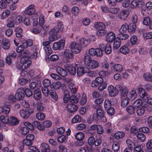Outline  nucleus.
I'll list each match as a JSON object with an SVG mask.
<instances>
[{"label":"nucleus","mask_w":152,"mask_h":152,"mask_svg":"<svg viewBox=\"0 0 152 152\" xmlns=\"http://www.w3.org/2000/svg\"><path fill=\"white\" fill-rule=\"evenodd\" d=\"M130 43L132 45L135 44L137 42V38L135 35H132L130 38Z\"/></svg>","instance_id":"69168bd1"},{"label":"nucleus","mask_w":152,"mask_h":152,"mask_svg":"<svg viewBox=\"0 0 152 152\" xmlns=\"http://www.w3.org/2000/svg\"><path fill=\"white\" fill-rule=\"evenodd\" d=\"M69 101L71 103H76L78 102L79 99L76 96L72 95L70 96Z\"/></svg>","instance_id":"774afa93"},{"label":"nucleus","mask_w":152,"mask_h":152,"mask_svg":"<svg viewBox=\"0 0 152 152\" xmlns=\"http://www.w3.org/2000/svg\"><path fill=\"white\" fill-rule=\"evenodd\" d=\"M71 12L73 15L77 16L79 13L80 9L78 7L74 6L72 8Z\"/></svg>","instance_id":"49530a36"},{"label":"nucleus","mask_w":152,"mask_h":152,"mask_svg":"<svg viewBox=\"0 0 152 152\" xmlns=\"http://www.w3.org/2000/svg\"><path fill=\"white\" fill-rule=\"evenodd\" d=\"M23 19V17L22 15H18L15 17L12 16L7 19V26L9 28L13 27L15 25H17L21 23Z\"/></svg>","instance_id":"f257e3e1"},{"label":"nucleus","mask_w":152,"mask_h":152,"mask_svg":"<svg viewBox=\"0 0 152 152\" xmlns=\"http://www.w3.org/2000/svg\"><path fill=\"white\" fill-rule=\"evenodd\" d=\"M113 41L114 48L116 49H118L121 45V39L119 37H116Z\"/></svg>","instance_id":"58836bf2"},{"label":"nucleus","mask_w":152,"mask_h":152,"mask_svg":"<svg viewBox=\"0 0 152 152\" xmlns=\"http://www.w3.org/2000/svg\"><path fill=\"white\" fill-rule=\"evenodd\" d=\"M40 90L39 89L35 90L34 92V99L36 100L39 99L41 97Z\"/></svg>","instance_id":"37998d69"},{"label":"nucleus","mask_w":152,"mask_h":152,"mask_svg":"<svg viewBox=\"0 0 152 152\" xmlns=\"http://www.w3.org/2000/svg\"><path fill=\"white\" fill-rule=\"evenodd\" d=\"M75 137L77 140L80 141L84 139V135L83 132H79L76 133Z\"/></svg>","instance_id":"c03bdc74"},{"label":"nucleus","mask_w":152,"mask_h":152,"mask_svg":"<svg viewBox=\"0 0 152 152\" xmlns=\"http://www.w3.org/2000/svg\"><path fill=\"white\" fill-rule=\"evenodd\" d=\"M136 28V24L130 23L128 25V31L129 33H133L135 32Z\"/></svg>","instance_id":"f704fd0d"},{"label":"nucleus","mask_w":152,"mask_h":152,"mask_svg":"<svg viewBox=\"0 0 152 152\" xmlns=\"http://www.w3.org/2000/svg\"><path fill=\"white\" fill-rule=\"evenodd\" d=\"M79 44L81 47L86 46L90 43V41L85 38H82L79 39Z\"/></svg>","instance_id":"4be33fe9"},{"label":"nucleus","mask_w":152,"mask_h":152,"mask_svg":"<svg viewBox=\"0 0 152 152\" xmlns=\"http://www.w3.org/2000/svg\"><path fill=\"white\" fill-rule=\"evenodd\" d=\"M143 77L146 81L152 82V75L149 73L146 72L144 73Z\"/></svg>","instance_id":"79ce46f5"},{"label":"nucleus","mask_w":152,"mask_h":152,"mask_svg":"<svg viewBox=\"0 0 152 152\" xmlns=\"http://www.w3.org/2000/svg\"><path fill=\"white\" fill-rule=\"evenodd\" d=\"M25 90L23 88H20L18 89L15 94L17 99L20 100L23 99L25 96Z\"/></svg>","instance_id":"ddd939ff"},{"label":"nucleus","mask_w":152,"mask_h":152,"mask_svg":"<svg viewBox=\"0 0 152 152\" xmlns=\"http://www.w3.org/2000/svg\"><path fill=\"white\" fill-rule=\"evenodd\" d=\"M116 38L115 34L112 31L108 32L105 37L106 41L109 42H112Z\"/></svg>","instance_id":"4468645a"},{"label":"nucleus","mask_w":152,"mask_h":152,"mask_svg":"<svg viewBox=\"0 0 152 152\" xmlns=\"http://www.w3.org/2000/svg\"><path fill=\"white\" fill-rule=\"evenodd\" d=\"M96 113L99 117H102L104 115V112L102 110L101 107H99V108H97L96 110Z\"/></svg>","instance_id":"680f3d73"},{"label":"nucleus","mask_w":152,"mask_h":152,"mask_svg":"<svg viewBox=\"0 0 152 152\" xmlns=\"http://www.w3.org/2000/svg\"><path fill=\"white\" fill-rule=\"evenodd\" d=\"M66 107L67 111L70 113L75 112L78 108V107L76 105L72 104H68Z\"/></svg>","instance_id":"f3484780"},{"label":"nucleus","mask_w":152,"mask_h":152,"mask_svg":"<svg viewBox=\"0 0 152 152\" xmlns=\"http://www.w3.org/2000/svg\"><path fill=\"white\" fill-rule=\"evenodd\" d=\"M59 55L61 56H64L63 61L65 63L69 62L74 56L73 52L71 50L69 49H66L63 53H59Z\"/></svg>","instance_id":"7ed1b4c3"},{"label":"nucleus","mask_w":152,"mask_h":152,"mask_svg":"<svg viewBox=\"0 0 152 152\" xmlns=\"http://www.w3.org/2000/svg\"><path fill=\"white\" fill-rule=\"evenodd\" d=\"M129 12L128 10H126L121 11L118 14V18L122 20H125L129 15Z\"/></svg>","instance_id":"dca6fc26"},{"label":"nucleus","mask_w":152,"mask_h":152,"mask_svg":"<svg viewBox=\"0 0 152 152\" xmlns=\"http://www.w3.org/2000/svg\"><path fill=\"white\" fill-rule=\"evenodd\" d=\"M119 52L124 55H126L130 52V49L129 47L126 45H122L119 49Z\"/></svg>","instance_id":"a878e982"},{"label":"nucleus","mask_w":152,"mask_h":152,"mask_svg":"<svg viewBox=\"0 0 152 152\" xmlns=\"http://www.w3.org/2000/svg\"><path fill=\"white\" fill-rule=\"evenodd\" d=\"M19 123L18 119L16 117L13 116L11 117L9 119L8 123L11 125H15Z\"/></svg>","instance_id":"72a5a7b5"},{"label":"nucleus","mask_w":152,"mask_h":152,"mask_svg":"<svg viewBox=\"0 0 152 152\" xmlns=\"http://www.w3.org/2000/svg\"><path fill=\"white\" fill-rule=\"evenodd\" d=\"M94 26L95 28L98 30L104 29H105V26L104 24L102 22H96L94 23Z\"/></svg>","instance_id":"c9c22d12"},{"label":"nucleus","mask_w":152,"mask_h":152,"mask_svg":"<svg viewBox=\"0 0 152 152\" xmlns=\"http://www.w3.org/2000/svg\"><path fill=\"white\" fill-rule=\"evenodd\" d=\"M1 45L4 49H9L10 46V41L8 39L5 38L3 39L2 41Z\"/></svg>","instance_id":"b1692460"},{"label":"nucleus","mask_w":152,"mask_h":152,"mask_svg":"<svg viewBox=\"0 0 152 152\" xmlns=\"http://www.w3.org/2000/svg\"><path fill=\"white\" fill-rule=\"evenodd\" d=\"M137 94L135 89H133L129 92V98L132 100H134L137 96Z\"/></svg>","instance_id":"c85d7f7f"},{"label":"nucleus","mask_w":152,"mask_h":152,"mask_svg":"<svg viewBox=\"0 0 152 152\" xmlns=\"http://www.w3.org/2000/svg\"><path fill=\"white\" fill-rule=\"evenodd\" d=\"M134 152H144L143 145H134Z\"/></svg>","instance_id":"3c124183"},{"label":"nucleus","mask_w":152,"mask_h":152,"mask_svg":"<svg viewBox=\"0 0 152 152\" xmlns=\"http://www.w3.org/2000/svg\"><path fill=\"white\" fill-rule=\"evenodd\" d=\"M38 15L37 13H35L32 16L31 18L33 21V24L34 26H36L38 25Z\"/></svg>","instance_id":"09e8293b"},{"label":"nucleus","mask_w":152,"mask_h":152,"mask_svg":"<svg viewBox=\"0 0 152 152\" xmlns=\"http://www.w3.org/2000/svg\"><path fill=\"white\" fill-rule=\"evenodd\" d=\"M137 90L138 93L141 98H143L147 96V93L143 88L138 86L137 87Z\"/></svg>","instance_id":"bb28decb"},{"label":"nucleus","mask_w":152,"mask_h":152,"mask_svg":"<svg viewBox=\"0 0 152 152\" xmlns=\"http://www.w3.org/2000/svg\"><path fill=\"white\" fill-rule=\"evenodd\" d=\"M87 54L89 57H93L96 56L97 57H100L103 55V53L102 50L99 48H92L90 49Z\"/></svg>","instance_id":"20e7f679"},{"label":"nucleus","mask_w":152,"mask_h":152,"mask_svg":"<svg viewBox=\"0 0 152 152\" xmlns=\"http://www.w3.org/2000/svg\"><path fill=\"white\" fill-rule=\"evenodd\" d=\"M56 71L57 73L61 76L65 77L67 75L66 70L60 67H58L56 68Z\"/></svg>","instance_id":"393cba45"},{"label":"nucleus","mask_w":152,"mask_h":152,"mask_svg":"<svg viewBox=\"0 0 152 152\" xmlns=\"http://www.w3.org/2000/svg\"><path fill=\"white\" fill-rule=\"evenodd\" d=\"M136 137L137 140L140 142H143L145 141V136L142 133H138Z\"/></svg>","instance_id":"ea45409f"},{"label":"nucleus","mask_w":152,"mask_h":152,"mask_svg":"<svg viewBox=\"0 0 152 152\" xmlns=\"http://www.w3.org/2000/svg\"><path fill=\"white\" fill-rule=\"evenodd\" d=\"M121 105L124 107L126 106L129 102V99L128 97H121Z\"/></svg>","instance_id":"cd10ccee"},{"label":"nucleus","mask_w":152,"mask_h":152,"mask_svg":"<svg viewBox=\"0 0 152 152\" xmlns=\"http://www.w3.org/2000/svg\"><path fill=\"white\" fill-rule=\"evenodd\" d=\"M89 69L87 67H79L77 69V74L78 76H80L85 73L89 72Z\"/></svg>","instance_id":"aec40b11"},{"label":"nucleus","mask_w":152,"mask_h":152,"mask_svg":"<svg viewBox=\"0 0 152 152\" xmlns=\"http://www.w3.org/2000/svg\"><path fill=\"white\" fill-rule=\"evenodd\" d=\"M145 5L143 0H133L131 3L130 7L132 8H141Z\"/></svg>","instance_id":"1a4fd4ad"},{"label":"nucleus","mask_w":152,"mask_h":152,"mask_svg":"<svg viewBox=\"0 0 152 152\" xmlns=\"http://www.w3.org/2000/svg\"><path fill=\"white\" fill-rule=\"evenodd\" d=\"M29 57H22L20 60V62L23 64L22 68L26 69L31 63V61L29 59Z\"/></svg>","instance_id":"9d476101"},{"label":"nucleus","mask_w":152,"mask_h":152,"mask_svg":"<svg viewBox=\"0 0 152 152\" xmlns=\"http://www.w3.org/2000/svg\"><path fill=\"white\" fill-rule=\"evenodd\" d=\"M129 91V90L127 87L123 86L121 91V97H127Z\"/></svg>","instance_id":"a18cd8bd"},{"label":"nucleus","mask_w":152,"mask_h":152,"mask_svg":"<svg viewBox=\"0 0 152 152\" xmlns=\"http://www.w3.org/2000/svg\"><path fill=\"white\" fill-rule=\"evenodd\" d=\"M64 67L72 75H75L76 73V69L72 65L66 64L64 65Z\"/></svg>","instance_id":"412c9836"},{"label":"nucleus","mask_w":152,"mask_h":152,"mask_svg":"<svg viewBox=\"0 0 152 152\" xmlns=\"http://www.w3.org/2000/svg\"><path fill=\"white\" fill-rule=\"evenodd\" d=\"M11 3V0H1L0 1V8L5 9L7 7V4H10Z\"/></svg>","instance_id":"2f4dec72"},{"label":"nucleus","mask_w":152,"mask_h":152,"mask_svg":"<svg viewBox=\"0 0 152 152\" xmlns=\"http://www.w3.org/2000/svg\"><path fill=\"white\" fill-rule=\"evenodd\" d=\"M35 6L34 4H31L26 8L24 11V13L27 15H34L35 13L36 10L34 8Z\"/></svg>","instance_id":"9b49d317"},{"label":"nucleus","mask_w":152,"mask_h":152,"mask_svg":"<svg viewBox=\"0 0 152 152\" xmlns=\"http://www.w3.org/2000/svg\"><path fill=\"white\" fill-rule=\"evenodd\" d=\"M128 30V25L126 23L123 24L119 29V33H126Z\"/></svg>","instance_id":"864d4df0"},{"label":"nucleus","mask_w":152,"mask_h":152,"mask_svg":"<svg viewBox=\"0 0 152 152\" xmlns=\"http://www.w3.org/2000/svg\"><path fill=\"white\" fill-rule=\"evenodd\" d=\"M34 112V110L33 109H30L28 110H22L20 111L19 114L20 116L23 119H27Z\"/></svg>","instance_id":"6e6552de"},{"label":"nucleus","mask_w":152,"mask_h":152,"mask_svg":"<svg viewBox=\"0 0 152 152\" xmlns=\"http://www.w3.org/2000/svg\"><path fill=\"white\" fill-rule=\"evenodd\" d=\"M0 120L2 123L4 124H7L9 122V118L7 116L2 115L0 117Z\"/></svg>","instance_id":"338daca9"},{"label":"nucleus","mask_w":152,"mask_h":152,"mask_svg":"<svg viewBox=\"0 0 152 152\" xmlns=\"http://www.w3.org/2000/svg\"><path fill=\"white\" fill-rule=\"evenodd\" d=\"M44 48L45 53L47 56H49L52 53V50L50 46H45Z\"/></svg>","instance_id":"4d7b16f0"},{"label":"nucleus","mask_w":152,"mask_h":152,"mask_svg":"<svg viewBox=\"0 0 152 152\" xmlns=\"http://www.w3.org/2000/svg\"><path fill=\"white\" fill-rule=\"evenodd\" d=\"M41 149L42 152H50V151L49 145L46 143H43L41 144Z\"/></svg>","instance_id":"7c9ffc66"},{"label":"nucleus","mask_w":152,"mask_h":152,"mask_svg":"<svg viewBox=\"0 0 152 152\" xmlns=\"http://www.w3.org/2000/svg\"><path fill=\"white\" fill-rule=\"evenodd\" d=\"M107 91L109 95L111 97L115 96L118 95L117 91L112 85L108 86Z\"/></svg>","instance_id":"2eb2a0df"},{"label":"nucleus","mask_w":152,"mask_h":152,"mask_svg":"<svg viewBox=\"0 0 152 152\" xmlns=\"http://www.w3.org/2000/svg\"><path fill=\"white\" fill-rule=\"evenodd\" d=\"M69 47L73 52L75 54L79 53L82 50L81 47L75 42H71Z\"/></svg>","instance_id":"0eeeda50"},{"label":"nucleus","mask_w":152,"mask_h":152,"mask_svg":"<svg viewBox=\"0 0 152 152\" xmlns=\"http://www.w3.org/2000/svg\"><path fill=\"white\" fill-rule=\"evenodd\" d=\"M81 117L79 115H75L72 119L71 122L72 124H75L79 123L81 121Z\"/></svg>","instance_id":"a19ab883"},{"label":"nucleus","mask_w":152,"mask_h":152,"mask_svg":"<svg viewBox=\"0 0 152 152\" xmlns=\"http://www.w3.org/2000/svg\"><path fill=\"white\" fill-rule=\"evenodd\" d=\"M62 84L60 81H57L56 82L52 83L50 86L51 88H53L55 90H57L60 88L61 87Z\"/></svg>","instance_id":"473e14b6"},{"label":"nucleus","mask_w":152,"mask_h":152,"mask_svg":"<svg viewBox=\"0 0 152 152\" xmlns=\"http://www.w3.org/2000/svg\"><path fill=\"white\" fill-rule=\"evenodd\" d=\"M23 44L24 45L25 48H27L28 46H31L33 44L32 40L28 39L26 41H24L23 42Z\"/></svg>","instance_id":"052dcab7"},{"label":"nucleus","mask_w":152,"mask_h":152,"mask_svg":"<svg viewBox=\"0 0 152 152\" xmlns=\"http://www.w3.org/2000/svg\"><path fill=\"white\" fill-rule=\"evenodd\" d=\"M151 20V18L148 17H145L142 20V23L143 25L145 26H148L149 25Z\"/></svg>","instance_id":"bf43d9fd"},{"label":"nucleus","mask_w":152,"mask_h":152,"mask_svg":"<svg viewBox=\"0 0 152 152\" xmlns=\"http://www.w3.org/2000/svg\"><path fill=\"white\" fill-rule=\"evenodd\" d=\"M145 112V109L142 107H140L137 108L136 110L137 115L138 116L142 115Z\"/></svg>","instance_id":"de8ad7c7"},{"label":"nucleus","mask_w":152,"mask_h":152,"mask_svg":"<svg viewBox=\"0 0 152 152\" xmlns=\"http://www.w3.org/2000/svg\"><path fill=\"white\" fill-rule=\"evenodd\" d=\"M127 148L132 149L134 146L135 145L134 143L132 141L129 139H127L125 141Z\"/></svg>","instance_id":"8fccbe9b"},{"label":"nucleus","mask_w":152,"mask_h":152,"mask_svg":"<svg viewBox=\"0 0 152 152\" xmlns=\"http://www.w3.org/2000/svg\"><path fill=\"white\" fill-rule=\"evenodd\" d=\"M41 85L40 81L38 82V83L36 84L35 82H32L29 85V87L31 89H34L36 87L39 88Z\"/></svg>","instance_id":"6e6d98bb"},{"label":"nucleus","mask_w":152,"mask_h":152,"mask_svg":"<svg viewBox=\"0 0 152 152\" xmlns=\"http://www.w3.org/2000/svg\"><path fill=\"white\" fill-rule=\"evenodd\" d=\"M152 9V2L148 1L145 4V7L141 10V14L143 16H146L149 14V11Z\"/></svg>","instance_id":"423d86ee"},{"label":"nucleus","mask_w":152,"mask_h":152,"mask_svg":"<svg viewBox=\"0 0 152 152\" xmlns=\"http://www.w3.org/2000/svg\"><path fill=\"white\" fill-rule=\"evenodd\" d=\"M120 148L119 143L117 142H114L112 145V149L115 152H117Z\"/></svg>","instance_id":"603ef678"},{"label":"nucleus","mask_w":152,"mask_h":152,"mask_svg":"<svg viewBox=\"0 0 152 152\" xmlns=\"http://www.w3.org/2000/svg\"><path fill=\"white\" fill-rule=\"evenodd\" d=\"M36 117L38 120H43L45 118V115L44 113H39L36 114Z\"/></svg>","instance_id":"e2e57ef3"},{"label":"nucleus","mask_w":152,"mask_h":152,"mask_svg":"<svg viewBox=\"0 0 152 152\" xmlns=\"http://www.w3.org/2000/svg\"><path fill=\"white\" fill-rule=\"evenodd\" d=\"M112 69L118 72H121L123 70L122 66L120 64H116L112 66Z\"/></svg>","instance_id":"e433bc0d"},{"label":"nucleus","mask_w":152,"mask_h":152,"mask_svg":"<svg viewBox=\"0 0 152 152\" xmlns=\"http://www.w3.org/2000/svg\"><path fill=\"white\" fill-rule=\"evenodd\" d=\"M86 95L85 94H83L82 96V98L80 102V104L81 105H83L86 103Z\"/></svg>","instance_id":"13d9d810"},{"label":"nucleus","mask_w":152,"mask_h":152,"mask_svg":"<svg viewBox=\"0 0 152 152\" xmlns=\"http://www.w3.org/2000/svg\"><path fill=\"white\" fill-rule=\"evenodd\" d=\"M10 105L7 104V102H6L4 107H0V113H4L7 114L9 113L10 109Z\"/></svg>","instance_id":"6ab92c4d"},{"label":"nucleus","mask_w":152,"mask_h":152,"mask_svg":"<svg viewBox=\"0 0 152 152\" xmlns=\"http://www.w3.org/2000/svg\"><path fill=\"white\" fill-rule=\"evenodd\" d=\"M10 11L8 10H4L1 15V19L2 20L7 18L10 15Z\"/></svg>","instance_id":"4c0bfd02"},{"label":"nucleus","mask_w":152,"mask_h":152,"mask_svg":"<svg viewBox=\"0 0 152 152\" xmlns=\"http://www.w3.org/2000/svg\"><path fill=\"white\" fill-rule=\"evenodd\" d=\"M65 43L64 39L60 40L58 42H55L53 45V50H62L64 48Z\"/></svg>","instance_id":"39448f33"},{"label":"nucleus","mask_w":152,"mask_h":152,"mask_svg":"<svg viewBox=\"0 0 152 152\" xmlns=\"http://www.w3.org/2000/svg\"><path fill=\"white\" fill-rule=\"evenodd\" d=\"M103 81L102 77H97L91 83V86L93 87H96L99 84H101Z\"/></svg>","instance_id":"a211bd4d"},{"label":"nucleus","mask_w":152,"mask_h":152,"mask_svg":"<svg viewBox=\"0 0 152 152\" xmlns=\"http://www.w3.org/2000/svg\"><path fill=\"white\" fill-rule=\"evenodd\" d=\"M99 46L100 49L102 50H104L106 54H109L111 53L112 48L110 44L107 43L105 45L104 44L102 43L99 45Z\"/></svg>","instance_id":"f8f14e48"},{"label":"nucleus","mask_w":152,"mask_h":152,"mask_svg":"<svg viewBox=\"0 0 152 152\" xmlns=\"http://www.w3.org/2000/svg\"><path fill=\"white\" fill-rule=\"evenodd\" d=\"M126 110L127 113L130 115H132L135 113L134 108L132 106H127L126 108Z\"/></svg>","instance_id":"5fc2aeb1"},{"label":"nucleus","mask_w":152,"mask_h":152,"mask_svg":"<svg viewBox=\"0 0 152 152\" xmlns=\"http://www.w3.org/2000/svg\"><path fill=\"white\" fill-rule=\"evenodd\" d=\"M84 64L89 69H94L98 67L99 65V62L96 60L92 59L87 54H85L84 58Z\"/></svg>","instance_id":"f03ea898"},{"label":"nucleus","mask_w":152,"mask_h":152,"mask_svg":"<svg viewBox=\"0 0 152 152\" xmlns=\"http://www.w3.org/2000/svg\"><path fill=\"white\" fill-rule=\"evenodd\" d=\"M125 135V133L122 131H117L115 133L112 134V136L115 139L118 140L120 138H122Z\"/></svg>","instance_id":"5701e85b"},{"label":"nucleus","mask_w":152,"mask_h":152,"mask_svg":"<svg viewBox=\"0 0 152 152\" xmlns=\"http://www.w3.org/2000/svg\"><path fill=\"white\" fill-rule=\"evenodd\" d=\"M143 37L147 39H152V32H146L143 34Z\"/></svg>","instance_id":"0e129e2a"},{"label":"nucleus","mask_w":152,"mask_h":152,"mask_svg":"<svg viewBox=\"0 0 152 152\" xmlns=\"http://www.w3.org/2000/svg\"><path fill=\"white\" fill-rule=\"evenodd\" d=\"M33 125L35 127L38 128L40 130H44L45 129V127L42 124H40L39 122L37 121H35L33 123Z\"/></svg>","instance_id":"c756f323"}]
</instances>
